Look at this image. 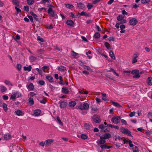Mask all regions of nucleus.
Segmentation results:
<instances>
[{
	"label": "nucleus",
	"instance_id": "f257e3e1",
	"mask_svg": "<svg viewBox=\"0 0 152 152\" xmlns=\"http://www.w3.org/2000/svg\"><path fill=\"white\" fill-rule=\"evenodd\" d=\"M89 107L88 104L87 103H83L78 106V108L81 110H88Z\"/></svg>",
	"mask_w": 152,
	"mask_h": 152
},
{
	"label": "nucleus",
	"instance_id": "f03ea898",
	"mask_svg": "<svg viewBox=\"0 0 152 152\" xmlns=\"http://www.w3.org/2000/svg\"><path fill=\"white\" fill-rule=\"evenodd\" d=\"M120 129L121 132L123 134H126L130 137H133L131 134V132L128 129L122 127H121Z\"/></svg>",
	"mask_w": 152,
	"mask_h": 152
},
{
	"label": "nucleus",
	"instance_id": "7ed1b4c3",
	"mask_svg": "<svg viewBox=\"0 0 152 152\" xmlns=\"http://www.w3.org/2000/svg\"><path fill=\"white\" fill-rule=\"evenodd\" d=\"M121 118V117L119 116H114L112 118L111 121L114 124H117L119 123Z\"/></svg>",
	"mask_w": 152,
	"mask_h": 152
},
{
	"label": "nucleus",
	"instance_id": "20e7f679",
	"mask_svg": "<svg viewBox=\"0 0 152 152\" xmlns=\"http://www.w3.org/2000/svg\"><path fill=\"white\" fill-rule=\"evenodd\" d=\"M93 121L96 123H99L101 122V120L98 116L94 115L92 117Z\"/></svg>",
	"mask_w": 152,
	"mask_h": 152
},
{
	"label": "nucleus",
	"instance_id": "39448f33",
	"mask_svg": "<svg viewBox=\"0 0 152 152\" xmlns=\"http://www.w3.org/2000/svg\"><path fill=\"white\" fill-rule=\"evenodd\" d=\"M129 23L131 25L134 26L137 24L138 23V20L136 18H132L130 19Z\"/></svg>",
	"mask_w": 152,
	"mask_h": 152
},
{
	"label": "nucleus",
	"instance_id": "423d86ee",
	"mask_svg": "<svg viewBox=\"0 0 152 152\" xmlns=\"http://www.w3.org/2000/svg\"><path fill=\"white\" fill-rule=\"evenodd\" d=\"M48 13L51 17H54L55 16V12L51 7H49L48 10Z\"/></svg>",
	"mask_w": 152,
	"mask_h": 152
},
{
	"label": "nucleus",
	"instance_id": "0eeeda50",
	"mask_svg": "<svg viewBox=\"0 0 152 152\" xmlns=\"http://www.w3.org/2000/svg\"><path fill=\"white\" fill-rule=\"evenodd\" d=\"M111 137L110 134L109 133H105L103 135V136H101L100 137V139H108Z\"/></svg>",
	"mask_w": 152,
	"mask_h": 152
},
{
	"label": "nucleus",
	"instance_id": "6e6552de",
	"mask_svg": "<svg viewBox=\"0 0 152 152\" xmlns=\"http://www.w3.org/2000/svg\"><path fill=\"white\" fill-rule=\"evenodd\" d=\"M60 107L61 108H65L67 105V103L64 101H60L59 102Z\"/></svg>",
	"mask_w": 152,
	"mask_h": 152
},
{
	"label": "nucleus",
	"instance_id": "1a4fd4ad",
	"mask_svg": "<svg viewBox=\"0 0 152 152\" xmlns=\"http://www.w3.org/2000/svg\"><path fill=\"white\" fill-rule=\"evenodd\" d=\"M100 148L103 150L108 149L112 148L111 146L107 145L106 144H103L100 146Z\"/></svg>",
	"mask_w": 152,
	"mask_h": 152
},
{
	"label": "nucleus",
	"instance_id": "9d476101",
	"mask_svg": "<svg viewBox=\"0 0 152 152\" xmlns=\"http://www.w3.org/2000/svg\"><path fill=\"white\" fill-rule=\"evenodd\" d=\"M53 140L52 139H48L45 141V145L46 146L49 145L51 143L53 142Z\"/></svg>",
	"mask_w": 152,
	"mask_h": 152
},
{
	"label": "nucleus",
	"instance_id": "9b49d317",
	"mask_svg": "<svg viewBox=\"0 0 152 152\" xmlns=\"http://www.w3.org/2000/svg\"><path fill=\"white\" fill-rule=\"evenodd\" d=\"M62 92L66 94H68L69 93V91L67 88L66 87H63L62 88Z\"/></svg>",
	"mask_w": 152,
	"mask_h": 152
},
{
	"label": "nucleus",
	"instance_id": "f8f14e48",
	"mask_svg": "<svg viewBox=\"0 0 152 152\" xmlns=\"http://www.w3.org/2000/svg\"><path fill=\"white\" fill-rule=\"evenodd\" d=\"M57 69L59 71L61 72L64 71L66 70V67L63 66H59Z\"/></svg>",
	"mask_w": 152,
	"mask_h": 152
},
{
	"label": "nucleus",
	"instance_id": "ddd939ff",
	"mask_svg": "<svg viewBox=\"0 0 152 152\" xmlns=\"http://www.w3.org/2000/svg\"><path fill=\"white\" fill-rule=\"evenodd\" d=\"M26 86L27 87L28 89L30 90H33L34 88V86L32 83H30L28 85H26Z\"/></svg>",
	"mask_w": 152,
	"mask_h": 152
},
{
	"label": "nucleus",
	"instance_id": "4468645a",
	"mask_svg": "<svg viewBox=\"0 0 152 152\" xmlns=\"http://www.w3.org/2000/svg\"><path fill=\"white\" fill-rule=\"evenodd\" d=\"M77 7L79 8V9H83L85 7L83 3L80 2L77 3Z\"/></svg>",
	"mask_w": 152,
	"mask_h": 152
},
{
	"label": "nucleus",
	"instance_id": "2eb2a0df",
	"mask_svg": "<svg viewBox=\"0 0 152 152\" xmlns=\"http://www.w3.org/2000/svg\"><path fill=\"white\" fill-rule=\"evenodd\" d=\"M41 111L39 109L36 110L34 112V114L35 116H39L40 114Z\"/></svg>",
	"mask_w": 152,
	"mask_h": 152
},
{
	"label": "nucleus",
	"instance_id": "dca6fc26",
	"mask_svg": "<svg viewBox=\"0 0 152 152\" xmlns=\"http://www.w3.org/2000/svg\"><path fill=\"white\" fill-rule=\"evenodd\" d=\"M104 140L105 139H100V140L97 141L96 143L98 144H100L102 145L104 144L106 142V140Z\"/></svg>",
	"mask_w": 152,
	"mask_h": 152
},
{
	"label": "nucleus",
	"instance_id": "f3484780",
	"mask_svg": "<svg viewBox=\"0 0 152 152\" xmlns=\"http://www.w3.org/2000/svg\"><path fill=\"white\" fill-rule=\"evenodd\" d=\"M46 78L48 80L49 82L51 83H52L53 81V78L52 76L49 75L47 76L46 77Z\"/></svg>",
	"mask_w": 152,
	"mask_h": 152
},
{
	"label": "nucleus",
	"instance_id": "a211bd4d",
	"mask_svg": "<svg viewBox=\"0 0 152 152\" xmlns=\"http://www.w3.org/2000/svg\"><path fill=\"white\" fill-rule=\"evenodd\" d=\"M66 24L67 25L71 26L73 25L74 23L72 20H66Z\"/></svg>",
	"mask_w": 152,
	"mask_h": 152
},
{
	"label": "nucleus",
	"instance_id": "6ab92c4d",
	"mask_svg": "<svg viewBox=\"0 0 152 152\" xmlns=\"http://www.w3.org/2000/svg\"><path fill=\"white\" fill-rule=\"evenodd\" d=\"M15 114L16 115L21 116L22 115L23 112L20 110H16L15 112Z\"/></svg>",
	"mask_w": 152,
	"mask_h": 152
},
{
	"label": "nucleus",
	"instance_id": "aec40b11",
	"mask_svg": "<svg viewBox=\"0 0 152 152\" xmlns=\"http://www.w3.org/2000/svg\"><path fill=\"white\" fill-rule=\"evenodd\" d=\"M76 104V103L75 101H71L69 103V106L71 107H74Z\"/></svg>",
	"mask_w": 152,
	"mask_h": 152
},
{
	"label": "nucleus",
	"instance_id": "412c9836",
	"mask_svg": "<svg viewBox=\"0 0 152 152\" xmlns=\"http://www.w3.org/2000/svg\"><path fill=\"white\" fill-rule=\"evenodd\" d=\"M32 67L31 65L28 66H24L23 70L25 71H27L30 72L31 69Z\"/></svg>",
	"mask_w": 152,
	"mask_h": 152
},
{
	"label": "nucleus",
	"instance_id": "4be33fe9",
	"mask_svg": "<svg viewBox=\"0 0 152 152\" xmlns=\"http://www.w3.org/2000/svg\"><path fill=\"white\" fill-rule=\"evenodd\" d=\"M147 83L148 85L151 86L152 85V78L148 77L147 80Z\"/></svg>",
	"mask_w": 152,
	"mask_h": 152
},
{
	"label": "nucleus",
	"instance_id": "5701e85b",
	"mask_svg": "<svg viewBox=\"0 0 152 152\" xmlns=\"http://www.w3.org/2000/svg\"><path fill=\"white\" fill-rule=\"evenodd\" d=\"M30 13L31 15L33 16L35 20H36V21L38 20V19L37 18L38 16L37 15L34 14V12H30Z\"/></svg>",
	"mask_w": 152,
	"mask_h": 152
},
{
	"label": "nucleus",
	"instance_id": "b1692460",
	"mask_svg": "<svg viewBox=\"0 0 152 152\" xmlns=\"http://www.w3.org/2000/svg\"><path fill=\"white\" fill-rule=\"evenodd\" d=\"M124 18V17L121 15H118L117 18V20L121 21L123 20Z\"/></svg>",
	"mask_w": 152,
	"mask_h": 152
},
{
	"label": "nucleus",
	"instance_id": "393cba45",
	"mask_svg": "<svg viewBox=\"0 0 152 152\" xmlns=\"http://www.w3.org/2000/svg\"><path fill=\"white\" fill-rule=\"evenodd\" d=\"M11 138L10 135L8 133L4 134V139L5 140H7L10 139Z\"/></svg>",
	"mask_w": 152,
	"mask_h": 152
},
{
	"label": "nucleus",
	"instance_id": "a878e982",
	"mask_svg": "<svg viewBox=\"0 0 152 152\" xmlns=\"http://www.w3.org/2000/svg\"><path fill=\"white\" fill-rule=\"evenodd\" d=\"M109 55L113 59H115V57L114 55V53L112 50L110 51L109 52Z\"/></svg>",
	"mask_w": 152,
	"mask_h": 152
},
{
	"label": "nucleus",
	"instance_id": "bb28decb",
	"mask_svg": "<svg viewBox=\"0 0 152 152\" xmlns=\"http://www.w3.org/2000/svg\"><path fill=\"white\" fill-rule=\"evenodd\" d=\"M100 37V34L98 32L95 33L94 35V37L96 39L99 38Z\"/></svg>",
	"mask_w": 152,
	"mask_h": 152
},
{
	"label": "nucleus",
	"instance_id": "cd10ccee",
	"mask_svg": "<svg viewBox=\"0 0 152 152\" xmlns=\"http://www.w3.org/2000/svg\"><path fill=\"white\" fill-rule=\"evenodd\" d=\"M12 3L16 6H19V2L18 0H12Z\"/></svg>",
	"mask_w": 152,
	"mask_h": 152
},
{
	"label": "nucleus",
	"instance_id": "c85d7f7f",
	"mask_svg": "<svg viewBox=\"0 0 152 152\" xmlns=\"http://www.w3.org/2000/svg\"><path fill=\"white\" fill-rule=\"evenodd\" d=\"M28 103L30 105H32L34 104V101L32 98H30L28 99Z\"/></svg>",
	"mask_w": 152,
	"mask_h": 152
},
{
	"label": "nucleus",
	"instance_id": "c756f323",
	"mask_svg": "<svg viewBox=\"0 0 152 152\" xmlns=\"http://www.w3.org/2000/svg\"><path fill=\"white\" fill-rule=\"evenodd\" d=\"M104 45L105 47L108 50H110L111 49V47L110 46V44L107 42H105L104 43Z\"/></svg>",
	"mask_w": 152,
	"mask_h": 152
},
{
	"label": "nucleus",
	"instance_id": "7c9ffc66",
	"mask_svg": "<svg viewBox=\"0 0 152 152\" xmlns=\"http://www.w3.org/2000/svg\"><path fill=\"white\" fill-rule=\"evenodd\" d=\"M107 126L110 127L112 128H114L116 129H119V127L117 126H115L111 124H107Z\"/></svg>",
	"mask_w": 152,
	"mask_h": 152
},
{
	"label": "nucleus",
	"instance_id": "2f4dec72",
	"mask_svg": "<svg viewBox=\"0 0 152 152\" xmlns=\"http://www.w3.org/2000/svg\"><path fill=\"white\" fill-rule=\"evenodd\" d=\"M102 99L105 101H107L108 100V99L106 98V94L105 93L102 94Z\"/></svg>",
	"mask_w": 152,
	"mask_h": 152
},
{
	"label": "nucleus",
	"instance_id": "473e14b6",
	"mask_svg": "<svg viewBox=\"0 0 152 152\" xmlns=\"http://www.w3.org/2000/svg\"><path fill=\"white\" fill-rule=\"evenodd\" d=\"M27 2L29 5H31L34 2V0H27Z\"/></svg>",
	"mask_w": 152,
	"mask_h": 152
},
{
	"label": "nucleus",
	"instance_id": "72a5a7b5",
	"mask_svg": "<svg viewBox=\"0 0 152 152\" xmlns=\"http://www.w3.org/2000/svg\"><path fill=\"white\" fill-rule=\"evenodd\" d=\"M81 138L83 140H86L88 138V136L86 134H82L81 135Z\"/></svg>",
	"mask_w": 152,
	"mask_h": 152
},
{
	"label": "nucleus",
	"instance_id": "f704fd0d",
	"mask_svg": "<svg viewBox=\"0 0 152 152\" xmlns=\"http://www.w3.org/2000/svg\"><path fill=\"white\" fill-rule=\"evenodd\" d=\"M7 90V88L4 86H1V91L2 92H4Z\"/></svg>",
	"mask_w": 152,
	"mask_h": 152
},
{
	"label": "nucleus",
	"instance_id": "c9c22d12",
	"mask_svg": "<svg viewBox=\"0 0 152 152\" xmlns=\"http://www.w3.org/2000/svg\"><path fill=\"white\" fill-rule=\"evenodd\" d=\"M14 94H15L16 98H19L21 96V95L20 93L18 91H16L14 93Z\"/></svg>",
	"mask_w": 152,
	"mask_h": 152
},
{
	"label": "nucleus",
	"instance_id": "e433bc0d",
	"mask_svg": "<svg viewBox=\"0 0 152 152\" xmlns=\"http://www.w3.org/2000/svg\"><path fill=\"white\" fill-rule=\"evenodd\" d=\"M139 73V71L138 70H134L131 72V73L133 75L138 74Z\"/></svg>",
	"mask_w": 152,
	"mask_h": 152
},
{
	"label": "nucleus",
	"instance_id": "4c0bfd02",
	"mask_svg": "<svg viewBox=\"0 0 152 152\" xmlns=\"http://www.w3.org/2000/svg\"><path fill=\"white\" fill-rule=\"evenodd\" d=\"M2 107L5 111L7 112L8 110L7 105L5 103H4L2 104Z\"/></svg>",
	"mask_w": 152,
	"mask_h": 152
},
{
	"label": "nucleus",
	"instance_id": "58836bf2",
	"mask_svg": "<svg viewBox=\"0 0 152 152\" xmlns=\"http://www.w3.org/2000/svg\"><path fill=\"white\" fill-rule=\"evenodd\" d=\"M84 68L85 69H86L87 70L91 72H93V70L92 69H91L88 66H87L86 65H84Z\"/></svg>",
	"mask_w": 152,
	"mask_h": 152
},
{
	"label": "nucleus",
	"instance_id": "ea45409f",
	"mask_svg": "<svg viewBox=\"0 0 152 152\" xmlns=\"http://www.w3.org/2000/svg\"><path fill=\"white\" fill-rule=\"evenodd\" d=\"M84 126L85 128L87 130L90 129L91 127L90 125L88 123H86L85 124Z\"/></svg>",
	"mask_w": 152,
	"mask_h": 152
},
{
	"label": "nucleus",
	"instance_id": "a19ab883",
	"mask_svg": "<svg viewBox=\"0 0 152 152\" xmlns=\"http://www.w3.org/2000/svg\"><path fill=\"white\" fill-rule=\"evenodd\" d=\"M66 7L68 8L71 9L74 6L72 4H65Z\"/></svg>",
	"mask_w": 152,
	"mask_h": 152
},
{
	"label": "nucleus",
	"instance_id": "79ce46f5",
	"mask_svg": "<svg viewBox=\"0 0 152 152\" xmlns=\"http://www.w3.org/2000/svg\"><path fill=\"white\" fill-rule=\"evenodd\" d=\"M29 59L31 61H34L36 59V58L33 56H31L29 57Z\"/></svg>",
	"mask_w": 152,
	"mask_h": 152
},
{
	"label": "nucleus",
	"instance_id": "37998d69",
	"mask_svg": "<svg viewBox=\"0 0 152 152\" xmlns=\"http://www.w3.org/2000/svg\"><path fill=\"white\" fill-rule=\"evenodd\" d=\"M111 102L113 104L115 107H118L120 106V105L117 102H114L113 101H112Z\"/></svg>",
	"mask_w": 152,
	"mask_h": 152
},
{
	"label": "nucleus",
	"instance_id": "c03bdc74",
	"mask_svg": "<svg viewBox=\"0 0 152 152\" xmlns=\"http://www.w3.org/2000/svg\"><path fill=\"white\" fill-rule=\"evenodd\" d=\"M36 70L38 72L39 74L41 75H42V71L41 69H39L38 68H37L36 69Z\"/></svg>",
	"mask_w": 152,
	"mask_h": 152
},
{
	"label": "nucleus",
	"instance_id": "a18cd8bd",
	"mask_svg": "<svg viewBox=\"0 0 152 152\" xmlns=\"http://www.w3.org/2000/svg\"><path fill=\"white\" fill-rule=\"evenodd\" d=\"M37 39L38 41H39L41 42H44V40L43 39L40 37V36H38L37 38Z\"/></svg>",
	"mask_w": 152,
	"mask_h": 152
},
{
	"label": "nucleus",
	"instance_id": "49530a36",
	"mask_svg": "<svg viewBox=\"0 0 152 152\" xmlns=\"http://www.w3.org/2000/svg\"><path fill=\"white\" fill-rule=\"evenodd\" d=\"M150 0H141V2L142 4H146L149 2Z\"/></svg>",
	"mask_w": 152,
	"mask_h": 152
},
{
	"label": "nucleus",
	"instance_id": "de8ad7c7",
	"mask_svg": "<svg viewBox=\"0 0 152 152\" xmlns=\"http://www.w3.org/2000/svg\"><path fill=\"white\" fill-rule=\"evenodd\" d=\"M39 83L41 86H43L45 85V83L44 81L43 80H40L39 81Z\"/></svg>",
	"mask_w": 152,
	"mask_h": 152
},
{
	"label": "nucleus",
	"instance_id": "09e8293b",
	"mask_svg": "<svg viewBox=\"0 0 152 152\" xmlns=\"http://www.w3.org/2000/svg\"><path fill=\"white\" fill-rule=\"evenodd\" d=\"M108 40L109 41H115V39L113 36H111L109 37L108 38Z\"/></svg>",
	"mask_w": 152,
	"mask_h": 152
},
{
	"label": "nucleus",
	"instance_id": "8fccbe9b",
	"mask_svg": "<svg viewBox=\"0 0 152 152\" xmlns=\"http://www.w3.org/2000/svg\"><path fill=\"white\" fill-rule=\"evenodd\" d=\"M72 56H73L76 57L78 56V53L75 52L73 51H72Z\"/></svg>",
	"mask_w": 152,
	"mask_h": 152
},
{
	"label": "nucleus",
	"instance_id": "3c124183",
	"mask_svg": "<svg viewBox=\"0 0 152 152\" xmlns=\"http://www.w3.org/2000/svg\"><path fill=\"white\" fill-rule=\"evenodd\" d=\"M135 113H136V112L134 111L131 112V113H130V114L129 115V116L130 117H133V116H134Z\"/></svg>",
	"mask_w": 152,
	"mask_h": 152
},
{
	"label": "nucleus",
	"instance_id": "603ef678",
	"mask_svg": "<svg viewBox=\"0 0 152 152\" xmlns=\"http://www.w3.org/2000/svg\"><path fill=\"white\" fill-rule=\"evenodd\" d=\"M16 67L18 71H20L21 68V66L20 64H17L16 66Z\"/></svg>",
	"mask_w": 152,
	"mask_h": 152
},
{
	"label": "nucleus",
	"instance_id": "864d4df0",
	"mask_svg": "<svg viewBox=\"0 0 152 152\" xmlns=\"http://www.w3.org/2000/svg\"><path fill=\"white\" fill-rule=\"evenodd\" d=\"M105 127L106 126H104L103 124H101L99 126V128L102 129V130H103Z\"/></svg>",
	"mask_w": 152,
	"mask_h": 152
},
{
	"label": "nucleus",
	"instance_id": "5fc2aeb1",
	"mask_svg": "<svg viewBox=\"0 0 152 152\" xmlns=\"http://www.w3.org/2000/svg\"><path fill=\"white\" fill-rule=\"evenodd\" d=\"M57 120L60 125H63L62 123L60 120V118L59 117H57Z\"/></svg>",
	"mask_w": 152,
	"mask_h": 152
},
{
	"label": "nucleus",
	"instance_id": "6e6d98bb",
	"mask_svg": "<svg viewBox=\"0 0 152 152\" xmlns=\"http://www.w3.org/2000/svg\"><path fill=\"white\" fill-rule=\"evenodd\" d=\"M16 98L15 94L14 93L12 94L11 95V97H10V99H15Z\"/></svg>",
	"mask_w": 152,
	"mask_h": 152
},
{
	"label": "nucleus",
	"instance_id": "4d7b16f0",
	"mask_svg": "<svg viewBox=\"0 0 152 152\" xmlns=\"http://www.w3.org/2000/svg\"><path fill=\"white\" fill-rule=\"evenodd\" d=\"M15 9L16 10V11H17V14H18L19 13H20L21 12V10L20 9L18 8L16 6L15 7Z\"/></svg>",
	"mask_w": 152,
	"mask_h": 152
},
{
	"label": "nucleus",
	"instance_id": "13d9d810",
	"mask_svg": "<svg viewBox=\"0 0 152 152\" xmlns=\"http://www.w3.org/2000/svg\"><path fill=\"white\" fill-rule=\"evenodd\" d=\"M93 7V5L90 3H88L87 6V8L89 10L91 9Z\"/></svg>",
	"mask_w": 152,
	"mask_h": 152
},
{
	"label": "nucleus",
	"instance_id": "bf43d9fd",
	"mask_svg": "<svg viewBox=\"0 0 152 152\" xmlns=\"http://www.w3.org/2000/svg\"><path fill=\"white\" fill-rule=\"evenodd\" d=\"M29 7L28 6H25L24 7V10L27 12L29 11Z\"/></svg>",
	"mask_w": 152,
	"mask_h": 152
},
{
	"label": "nucleus",
	"instance_id": "052dcab7",
	"mask_svg": "<svg viewBox=\"0 0 152 152\" xmlns=\"http://www.w3.org/2000/svg\"><path fill=\"white\" fill-rule=\"evenodd\" d=\"M49 67L48 66H45L42 67V69L43 70V72H45V69H47Z\"/></svg>",
	"mask_w": 152,
	"mask_h": 152
},
{
	"label": "nucleus",
	"instance_id": "680f3d73",
	"mask_svg": "<svg viewBox=\"0 0 152 152\" xmlns=\"http://www.w3.org/2000/svg\"><path fill=\"white\" fill-rule=\"evenodd\" d=\"M86 12L84 11H82L80 13H78V14L80 16H84L86 15Z\"/></svg>",
	"mask_w": 152,
	"mask_h": 152
},
{
	"label": "nucleus",
	"instance_id": "e2e57ef3",
	"mask_svg": "<svg viewBox=\"0 0 152 152\" xmlns=\"http://www.w3.org/2000/svg\"><path fill=\"white\" fill-rule=\"evenodd\" d=\"M4 83L7 85H12L11 83L9 80H6L5 81Z\"/></svg>",
	"mask_w": 152,
	"mask_h": 152
},
{
	"label": "nucleus",
	"instance_id": "0e129e2a",
	"mask_svg": "<svg viewBox=\"0 0 152 152\" xmlns=\"http://www.w3.org/2000/svg\"><path fill=\"white\" fill-rule=\"evenodd\" d=\"M140 76V75L139 74H136L134 75L133 77L134 78H138Z\"/></svg>",
	"mask_w": 152,
	"mask_h": 152
},
{
	"label": "nucleus",
	"instance_id": "69168bd1",
	"mask_svg": "<svg viewBox=\"0 0 152 152\" xmlns=\"http://www.w3.org/2000/svg\"><path fill=\"white\" fill-rule=\"evenodd\" d=\"M95 100L96 101V102L98 104H99L101 102V100L97 98H96L95 99Z\"/></svg>",
	"mask_w": 152,
	"mask_h": 152
},
{
	"label": "nucleus",
	"instance_id": "338daca9",
	"mask_svg": "<svg viewBox=\"0 0 152 152\" xmlns=\"http://www.w3.org/2000/svg\"><path fill=\"white\" fill-rule=\"evenodd\" d=\"M27 17L28 18H29L30 21H31V22L32 23L33 22V17L32 16H30L29 15H27Z\"/></svg>",
	"mask_w": 152,
	"mask_h": 152
},
{
	"label": "nucleus",
	"instance_id": "774afa93",
	"mask_svg": "<svg viewBox=\"0 0 152 152\" xmlns=\"http://www.w3.org/2000/svg\"><path fill=\"white\" fill-rule=\"evenodd\" d=\"M8 96L6 95H4L3 96V98L4 100H7L8 99Z\"/></svg>",
	"mask_w": 152,
	"mask_h": 152
}]
</instances>
